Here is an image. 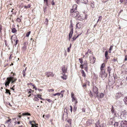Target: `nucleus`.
I'll use <instances>...</instances> for the list:
<instances>
[{
  "instance_id": "obj_1",
  "label": "nucleus",
  "mask_w": 127,
  "mask_h": 127,
  "mask_svg": "<svg viewBox=\"0 0 127 127\" xmlns=\"http://www.w3.org/2000/svg\"><path fill=\"white\" fill-rule=\"evenodd\" d=\"M80 63L81 64L80 67L81 68H84L86 71H87L88 70V66L87 62L85 60H84L83 58L80 59Z\"/></svg>"
},
{
  "instance_id": "obj_2",
  "label": "nucleus",
  "mask_w": 127,
  "mask_h": 127,
  "mask_svg": "<svg viewBox=\"0 0 127 127\" xmlns=\"http://www.w3.org/2000/svg\"><path fill=\"white\" fill-rule=\"evenodd\" d=\"M17 79L16 78H14L12 77H8L6 80L5 82V83L6 87L7 86V85L8 86L11 82V83L12 84L15 82Z\"/></svg>"
},
{
  "instance_id": "obj_3",
  "label": "nucleus",
  "mask_w": 127,
  "mask_h": 127,
  "mask_svg": "<svg viewBox=\"0 0 127 127\" xmlns=\"http://www.w3.org/2000/svg\"><path fill=\"white\" fill-rule=\"evenodd\" d=\"M107 76V74L105 72V70H101L99 76L101 78L103 79H104Z\"/></svg>"
},
{
  "instance_id": "obj_4",
  "label": "nucleus",
  "mask_w": 127,
  "mask_h": 127,
  "mask_svg": "<svg viewBox=\"0 0 127 127\" xmlns=\"http://www.w3.org/2000/svg\"><path fill=\"white\" fill-rule=\"evenodd\" d=\"M93 91L96 95L95 96L97 98L99 97V95L98 94V89L97 87L95 86H93Z\"/></svg>"
},
{
  "instance_id": "obj_5",
  "label": "nucleus",
  "mask_w": 127,
  "mask_h": 127,
  "mask_svg": "<svg viewBox=\"0 0 127 127\" xmlns=\"http://www.w3.org/2000/svg\"><path fill=\"white\" fill-rule=\"evenodd\" d=\"M72 14L73 17H76V18H77V17L78 18L79 17V12L78 11L73 12Z\"/></svg>"
},
{
  "instance_id": "obj_6",
  "label": "nucleus",
  "mask_w": 127,
  "mask_h": 127,
  "mask_svg": "<svg viewBox=\"0 0 127 127\" xmlns=\"http://www.w3.org/2000/svg\"><path fill=\"white\" fill-rule=\"evenodd\" d=\"M68 117L67 113L66 112H64L62 117L63 119V120H66Z\"/></svg>"
},
{
  "instance_id": "obj_7",
  "label": "nucleus",
  "mask_w": 127,
  "mask_h": 127,
  "mask_svg": "<svg viewBox=\"0 0 127 127\" xmlns=\"http://www.w3.org/2000/svg\"><path fill=\"white\" fill-rule=\"evenodd\" d=\"M45 73L46 74V76L48 77L50 76L53 77L54 76V74H53L52 72H46Z\"/></svg>"
},
{
  "instance_id": "obj_8",
  "label": "nucleus",
  "mask_w": 127,
  "mask_h": 127,
  "mask_svg": "<svg viewBox=\"0 0 127 127\" xmlns=\"http://www.w3.org/2000/svg\"><path fill=\"white\" fill-rule=\"evenodd\" d=\"M27 44L26 42L24 43L23 45V46L22 47V49L24 52L26 51L27 49Z\"/></svg>"
},
{
  "instance_id": "obj_9",
  "label": "nucleus",
  "mask_w": 127,
  "mask_h": 127,
  "mask_svg": "<svg viewBox=\"0 0 127 127\" xmlns=\"http://www.w3.org/2000/svg\"><path fill=\"white\" fill-rule=\"evenodd\" d=\"M71 97L72 98V102L75 101V103H77V101H76V99L75 97H74V94L73 92L71 93Z\"/></svg>"
},
{
  "instance_id": "obj_10",
  "label": "nucleus",
  "mask_w": 127,
  "mask_h": 127,
  "mask_svg": "<svg viewBox=\"0 0 127 127\" xmlns=\"http://www.w3.org/2000/svg\"><path fill=\"white\" fill-rule=\"evenodd\" d=\"M94 120L92 119L89 120L86 123L88 126L92 124V122H93Z\"/></svg>"
},
{
  "instance_id": "obj_11",
  "label": "nucleus",
  "mask_w": 127,
  "mask_h": 127,
  "mask_svg": "<svg viewBox=\"0 0 127 127\" xmlns=\"http://www.w3.org/2000/svg\"><path fill=\"white\" fill-rule=\"evenodd\" d=\"M120 123V122H115L114 123V125L115 127H121Z\"/></svg>"
},
{
  "instance_id": "obj_12",
  "label": "nucleus",
  "mask_w": 127,
  "mask_h": 127,
  "mask_svg": "<svg viewBox=\"0 0 127 127\" xmlns=\"http://www.w3.org/2000/svg\"><path fill=\"white\" fill-rule=\"evenodd\" d=\"M107 69V71L108 72L109 75V76L110 75V73H111V71L112 69L110 66L108 67Z\"/></svg>"
},
{
  "instance_id": "obj_13",
  "label": "nucleus",
  "mask_w": 127,
  "mask_h": 127,
  "mask_svg": "<svg viewBox=\"0 0 127 127\" xmlns=\"http://www.w3.org/2000/svg\"><path fill=\"white\" fill-rule=\"evenodd\" d=\"M63 75V76H61V78L63 79L64 80H66L67 78V76L65 75V73H62Z\"/></svg>"
},
{
  "instance_id": "obj_14",
  "label": "nucleus",
  "mask_w": 127,
  "mask_h": 127,
  "mask_svg": "<svg viewBox=\"0 0 127 127\" xmlns=\"http://www.w3.org/2000/svg\"><path fill=\"white\" fill-rule=\"evenodd\" d=\"M66 69L65 67H63L62 68V70L63 72L62 73H65L66 71Z\"/></svg>"
},
{
  "instance_id": "obj_15",
  "label": "nucleus",
  "mask_w": 127,
  "mask_h": 127,
  "mask_svg": "<svg viewBox=\"0 0 127 127\" xmlns=\"http://www.w3.org/2000/svg\"><path fill=\"white\" fill-rule=\"evenodd\" d=\"M80 1L82 3H83L85 4H87L88 2V0H80Z\"/></svg>"
},
{
  "instance_id": "obj_16",
  "label": "nucleus",
  "mask_w": 127,
  "mask_h": 127,
  "mask_svg": "<svg viewBox=\"0 0 127 127\" xmlns=\"http://www.w3.org/2000/svg\"><path fill=\"white\" fill-rule=\"evenodd\" d=\"M81 73H82V76L85 77L86 76V74L83 70L82 69L81 70Z\"/></svg>"
},
{
  "instance_id": "obj_17",
  "label": "nucleus",
  "mask_w": 127,
  "mask_h": 127,
  "mask_svg": "<svg viewBox=\"0 0 127 127\" xmlns=\"http://www.w3.org/2000/svg\"><path fill=\"white\" fill-rule=\"evenodd\" d=\"M105 66V64L104 63H103L100 67V71L103 70H105L103 69L104 67Z\"/></svg>"
},
{
  "instance_id": "obj_18",
  "label": "nucleus",
  "mask_w": 127,
  "mask_h": 127,
  "mask_svg": "<svg viewBox=\"0 0 127 127\" xmlns=\"http://www.w3.org/2000/svg\"><path fill=\"white\" fill-rule=\"evenodd\" d=\"M73 32H70L69 34V40H70V38L72 37V35L73 34Z\"/></svg>"
},
{
  "instance_id": "obj_19",
  "label": "nucleus",
  "mask_w": 127,
  "mask_h": 127,
  "mask_svg": "<svg viewBox=\"0 0 127 127\" xmlns=\"http://www.w3.org/2000/svg\"><path fill=\"white\" fill-rule=\"evenodd\" d=\"M99 121L95 123V126L96 127H101L100 125H99Z\"/></svg>"
},
{
  "instance_id": "obj_20",
  "label": "nucleus",
  "mask_w": 127,
  "mask_h": 127,
  "mask_svg": "<svg viewBox=\"0 0 127 127\" xmlns=\"http://www.w3.org/2000/svg\"><path fill=\"white\" fill-rule=\"evenodd\" d=\"M108 55V52L107 51H106L105 52V57L106 58V59H108V58H109V56H107Z\"/></svg>"
},
{
  "instance_id": "obj_21",
  "label": "nucleus",
  "mask_w": 127,
  "mask_h": 127,
  "mask_svg": "<svg viewBox=\"0 0 127 127\" xmlns=\"http://www.w3.org/2000/svg\"><path fill=\"white\" fill-rule=\"evenodd\" d=\"M34 96L35 97L37 96V97L40 98L41 99H42V100H44V99L43 98H42L41 97V95H34Z\"/></svg>"
},
{
  "instance_id": "obj_22",
  "label": "nucleus",
  "mask_w": 127,
  "mask_h": 127,
  "mask_svg": "<svg viewBox=\"0 0 127 127\" xmlns=\"http://www.w3.org/2000/svg\"><path fill=\"white\" fill-rule=\"evenodd\" d=\"M124 101L125 104H127V96L125 97L124 99Z\"/></svg>"
},
{
  "instance_id": "obj_23",
  "label": "nucleus",
  "mask_w": 127,
  "mask_h": 127,
  "mask_svg": "<svg viewBox=\"0 0 127 127\" xmlns=\"http://www.w3.org/2000/svg\"><path fill=\"white\" fill-rule=\"evenodd\" d=\"M104 95L103 94V93H101L99 95V97L97 98H102L103 97Z\"/></svg>"
},
{
  "instance_id": "obj_24",
  "label": "nucleus",
  "mask_w": 127,
  "mask_h": 127,
  "mask_svg": "<svg viewBox=\"0 0 127 127\" xmlns=\"http://www.w3.org/2000/svg\"><path fill=\"white\" fill-rule=\"evenodd\" d=\"M22 115L24 116V115H29V116H30L31 115L28 112L26 113H22Z\"/></svg>"
},
{
  "instance_id": "obj_25",
  "label": "nucleus",
  "mask_w": 127,
  "mask_h": 127,
  "mask_svg": "<svg viewBox=\"0 0 127 127\" xmlns=\"http://www.w3.org/2000/svg\"><path fill=\"white\" fill-rule=\"evenodd\" d=\"M25 8L27 9L28 8H30L31 7V5L30 4H28L27 6H24Z\"/></svg>"
},
{
  "instance_id": "obj_26",
  "label": "nucleus",
  "mask_w": 127,
  "mask_h": 127,
  "mask_svg": "<svg viewBox=\"0 0 127 127\" xmlns=\"http://www.w3.org/2000/svg\"><path fill=\"white\" fill-rule=\"evenodd\" d=\"M12 32L13 33H15L17 32V30L15 28H13L12 30Z\"/></svg>"
},
{
  "instance_id": "obj_27",
  "label": "nucleus",
  "mask_w": 127,
  "mask_h": 127,
  "mask_svg": "<svg viewBox=\"0 0 127 127\" xmlns=\"http://www.w3.org/2000/svg\"><path fill=\"white\" fill-rule=\"evenodd\" d=\"M77 7L76 4H74L73 5V8L74 9V10H76Z\"/></svg>"
},
{
  "instance_id": "obj_28",
  "label": "nucleus",
  "mask_w": 127,
  "mask_h": 127,
  "mask_svg": "<svg viewBox=\"0 0 127 127\" xmlns=\"http://www.w3.org/2000/svg\"><path fill=\"white\" fill-rule=\"evenodd\" d=\"M113 46H110V48L109 49V52L110 53L111 52V49L113 48Z\"/></svg>"
},
{
  "instance_id": "obj_29",
  "label": "nucleus",
  "mask_w": 127,
  "mask_h": 127,
  "mask_svg": "<svg viewBox=\"0 0 127 127\" xmlns=\"http://www.w3.org/2000/svg\"><path fill=\"white\" fill-rule=\"evenodd\" d=\"M44 2H45L46 3V5L48 6H49V4L48 3V0H44Z\"/></svg>"
},
{
  "instance_id": "obj_30",
  "label": "nucleus",
  "mask_w": 127,
  "mask_h": 127,
  "mask_svg": "<svg viewBox=\"0 0 127 127\" xmlns=\"http://www.w3.org/2000/svg\"><path fill=\"white\" fill-rule=\"evenodd\" d=\"M30 124H31V125H32V127H35V125H34V124H33L32 123V121H30Z\"/></svg>"
},
{
  "instance_id": "obj_31",
  "label": "nucleus",
  "mask_w": 127,
  "mask_h": 127,
  "mask_svg": "<svg viewBox=\"0 0 127 127\" xmlns=\"http://www.w3.org/2000/svg\"><path fill=\"white\" fill-rule=\"evenodd\" d=\"M60 95V93H57L56 94H53V95L54 96H55L56 95H58V96Z\"/></svg>"
},
{
  "instance_id": "obj_32",
  "label": "nucleus",
  "mask_w": 127,
  "mask_h": 127,
  "mask_svg": "<svg viewBox=\"0 0 127 127\" xmlns=\"http://www.w3.org/2000/svg\"><path fill=\"white\" fill-rule=\"evenodd\" d=\"M111 112L113 113H115V111L113 109V106H112V108H111Z\"/></svg>"
},
{
  "instance_id": "obj_33",
  "label": "nucleus",
  "mask_w": 127,
  "mask_h": 127,
  "mask_svg": "<svg viewBox=\"0 0 127 127\" xmlns=\"http://www.w3.org/2000/svg\"><path fill=\"white\" fill-rule=\"evenodd\" d=\"M30 31L28 32L26 34V36L28 37L30 33Z\"/></svg>"
},
{
  "instance_id": "obj_34",
  "label": "nucleus",
  "mask_w": 127,
  "mask_h": 127,
  "mask_svg": "<svg viewBox=\"0 0 127 127\" xmlns=\"http://www.w3.org/2000/svg\"><path fill=\"white\" fill-rule=\"evenodd\" d=\"M75 10H74V9H73V8L72 9H71L70 10L71 13H72V14L73 12H75Z\"/></svg>"
},
{
  "instance_id": "obj_35",
  "label": "nucleus",
  "mask_w": 127,
  "mask_h": 127,
  "mask_svg": "<svg viewBox=\"0 0 127 127\" xmlns=\"http://www.w3.org/2000/svg\"><path fill=\"white\" fill-rule=\"evenodd\" d=\"M47 7L46 6L43 7V10L44 12H45L47 11Z\"/></svg>"
},
{
  "instance_id": "obj_36",
  "label": "nucleus",
  "mask_w": 127,
  "mask_h": 127,
  "mask_svg": "<svg viewBox=\"0 0 127 127\" xmlns=\"http://www.w3.org/2000/svg\"><path fill=\"white\" fill-rule=\"evenodd\" d=\"M38 99L36 97H34L33 98V100L35 101H38Z\"/></svg>"
},
{
  "instance_id": "obj_37",
  "label": "nucleus",
  "mask_w": 127,
  "mask_h": 127,
  "mask_svg": "<svg viewBox=\"0 0 127 127\" xmlns=\"http://www.w3.org/2000/svg\"><path fill=\"white\" fill-rule=\"evenodd\" d=\"M47 91L49 92H52L54 91V90L53 89H48Z\"/></svg>"
},
{
  "instance_id": "obj_38",
  "label": "nucleus",
  "mask_w": 127,
  "mask_h": 127,
  "mask_svg": "<svg viewBox=\"0 0 127 127\" xmlns=\"http://www.w3.org/2000/svg\"><path fill=\"white\" fill-rule=\"evenodd\" d=\"M71 119H69L68 120H67V122L68 123L70 124H71Z\"/></svg>"
},
{
  "instance_id": "obj_39",
  "label": "nucleus",
  "mask_w": 127,
  "mask_h": 127,
  "mask_svg": "<svg viewBox=\"0 0 127 127\" xmlns=\"http://www.w3.org/2000/svg\"><path fill=\"white\" fill-rule=\"evenodd\" d=\"M102 19V16H100L99 17V19L97 21V22L99 21H100Z\"/></svg>"
},
{
  "instance_id": "obj_40",
  "label": "nucleus",
  "mask_w": 127,
  "mask_h": 127,
  "mask_svg": "<svg viewBox=\"0 0 127 127\" xmlns=\"http://www.w3.org/2000/svg\"><path fill=\"white\" fill-rule=\"evenodd\" d=\"M48 20L47 18H46L45 20V24H47L48 23Z\"/></svg>"
},
{
  "instance_id": "obj_41",
  "label": "nucleus",
  "mask_w": 127,
  "mask_h": 127,
  "mask_svg": "<svg viewBox=\"0 0 127 127\" xmlns=\"http://www.w3.org/2000/svg\"><path fill=\"white\" fill-rule=\"evenodd\" d=\"M11 119H9V120H7L5 122V123L6 124L9 123L11 121Z\"/></svg>"
},
{
  "instance_id": "obj_42",
  "label": "nucleus",
  "mask_w": 127,
  "mask_h": 127,
  "mask_svg": "<svg viewBox=\"0 0 127 127\" xmlns=\"http://www.w3.org/2000/svg\"><path fill=\"white\" fill-rule=\"evenodd\" d=\"M46 100L50 102H51V101H52V100L49 99H48L47 98L46 99Z\"/></svg>"
},
{
  "instance_id": "obj_43",
  "label": "nucleus",
  "mask_w": 127,
  "mask_h": 127,
  "mask_svg": "<svg viewBox=\"0 0 127 127\" xmlns=\"http://www.w3.org/2000/svg\"><path fill=\"white\" fill-rule=\"evenodd\" d=\"M6 91L5 92V93H6V94L8 93H9V90H8V89H6Z\"/></svg>"
},
{
  "instance_id": "obj_44",
  "label": "nucleus",
  "mask_w": 127,
  "mask_h": 127,
  "mask_svg": "<svg viewBox=\"0 0 127 127\" xmlns=\"http://www.w3.org/2000/svg\"><path fill=\"white\" fill-rule=\"evenodd\" d=\"M32 92H33V91H32L31 89H29V93H31Z\"/></svg>"
},
{
  "instance_id": "obj_45",
  "label": "nucleus",
  "mask_w": 127,
  "mask_h": 127,
  "mask_svg": "<svg viewBox=\"0 0 127 127\" xmlns=\"http://www.w3.org/2000/svg\"><path fill=\"white\" fill-rule=\"evenodd\" d=\"M91 5L92 8L94 7V4H93V3H92V2L91 3Z\"/></svg>"
},
{
  "instance_id": "obj_46",
  "label": "nucleus",
  "mask_w": 127,
  "mask_h": 127,
  "mask_svg": "<svg viewBox=\"0 0 127 127\" xmlns=\"http://www.w3.org/2000/svg\"><path fill=\"white\" fill-rule=\"evenodd\" d=\"M17 21L19 22H20L21 21V20L19 18H18L17 19Z\"/></svg>"
},
{
  "instance_id": "obj_47",
  "label": "nucleus",
  "mask_w": 127,
  "mask_h": 127,
  "mask_svg": "<svg viewBox=\"0 0 127 127\" xmlns=\"http://www.w3.org/2000/svg\"><path fill=\"white\" fill-rule=\"evenodd\" d=\"M51 3L52 5H55V3H54V0H52V1Z\"/></svg>"
},
{
  "instance_id": "obj_48",
  "label": "nucleus",
  "mask_w": 127,
  "mask_h": 127,
  "mask_svg": "<svg viewBox=\"0 0 127 127\" xmlns=\"http://www.w3.org/2000/svg\"><path fill=\"white\" fill-rule=\"evenodd\" d=\"M64 91H65L64 90H63V91H61L60 93V95L62 94H63V93L64 92Z\"/></svg>"
},
{
  "instance_id": "obj_49",
  "label": "nucleus",
  "mask_w": 127,
  "mask_h": 127,
  "mask_svg": "<svg viewBox=\"0 0 127 127\" xmlns=\"http://www.w3.org/2000/svg\"><path fill=\"white\" fill-rule=\"evenodd\" d=\"M127 61V55H126L125 56V58L124 60V61Z\"/></svg>"
},
{
  "instance_id": "obj_50",
  "label": "nucleus",
  "mask_w": 127,
  "mask_h": 127,
  "mask_svg": "<svg viewBox=\"0 0 127 127\" xmlns=\"http://www.w3.org/2000/svg\"><path fill=\"white\" fill-rule=\"evenodd\" d=\"M70 111H71V112H72V107L71 106H70Z\"/></svg>"
},
{
  "instance_id": "obj_51",
  "label": "nucleus",
  "mask_w": 127,
  "mask_h": 127,
  "mask_svg": "<svg viewBox=\"0 0 127 127\" xmlns=\"http://www.w3.org/2000/svg\"><path fill=\"white\" fill-rule=\"evenodd\" d=\"M27 67H26L25 69L23 70V73H25V72L26 70Z\"/></svg>"
},
{
  "instance_id": "obj_52",
  "label": "nucleus",
  "mask_w": 127,
  "mask_h": 127,
  "mask_svg": "<svg viewBox=\"0 0 127 127\" xmlns=\"http://www.w3.org/2000/svg\"><path fill=\"white\" fill-rule=\"evenodd\" d=\"M71 48H70V47H68V48L67 49V52H69V51H70V49Z\"/></svg>"
},
{
  "instance_id": "obj_53",
  "label": "nucleus",
  "mask_w": 127,
  "mask_h": 127,
  "mask_svg": "<svg viewBox=\"0 0 127 127\" xmlns=\"http://www.w3.org/2000/svg\"><path fill=\"white\" fill-rule=\"evenodd\" d=\"M87 52H88V53H89L91 54V51L89 49H88V50Z\"/></svg>"
},
{
  "instance_id": "obj_54",
  "label": "nucleus",
  "mask_w": 127,
  "mask_h": 127,
  "mask_svg": "<svg viewBox=\"0 0 127 127\" xmlns=\"http://www.w3.org/2000/svg\"><path fill=\"white\" fill-rule=\"evenodd\" d=\"M79 36V35H78L76 37H74V36L73 37V40H75L76 39V38H77V37H78V36Z\"/></svg>"
},
{
  "instance_id": "obj_55",
  "label": "nucleus",
  "mask_w": 127,
  "mask_h": 127,
  "mask_svg": "<svg viewBox=\"0 0 127 127\" xmlns=\"http://www.w3.org/2000/svg\"><path fill=\"white\" fill-rule=\"evenodd\" d=\"M18 40H16V42H15V46H16V44H17V43L18 42Z\"/></svg>"
},
{
  "instance_id": "obj_56",
  "label": "nucleus",
  "mask_w": 127,
  "mask_h": 127,
  "mask_svg": "<svg viewBox=\"0 0 127 127\" xmlns=\"http://www.w3.org/2000/svg\"><path fill=\"white\" fill-rule=\"evenodd\" d=\"M79 23H77V24L76 25V28H77L78 29H79V28L78 27V25H79Z\"/></svg>"
},
{
  "instance_id": "obj_57",
  "label": "nucleus",
  "mask_w": 127,
  "mask_h": 127,
  "mask_svg": "<svg viewBox=\"0 0 127 127\" xmlns=\"http://www.w3.org/2000/svg\"><path fill=\"white\" fill-rule=\"evenodd\" d=\"M88 54L89 53L88 52H87L86 53L85 55L86 56H88L89 55Z\"/></svg>"
},
{
  "instance_id": "obj_58",
  "label": "nucleus",
  "mask_w": 127,
  "mask_h": 127,
  "mask_svg": "<svg viewBox=\"0 0 127 127\" xmlns=\"http://www.w3.org/2000/svg\"><path fill=\"white\" fill-rule=\"evenodd\" d=\"M82 110L83 112H84L85 111V109L84 108H83L82 109Z\"/></svg>"
},
{
  "instance_id": "obj_59",
  "label": "nucleus",
  "mask_w": 127,
  "mask_h": 127,
  "mask_svg": "<svg viewBox=\"0 0 127 127\" xmlns=\"http://www.w3.org/2000/svg\"><path fill=\"white\" fill-rule=\"evenodd\" d=\"M30 84H31V85L33 87H34V84L32 83H30Z\"/></svg>"
},
{
  "instance_id": "obj_60",
  "label": "nucleus",
  "mask_w": 127,
  "mask_h": 127,
  "mask_svg": "<svg viewBox=\"0 0 127 127\" xmlns=\"http://www.w3.org/2000/svg\"><path fill=\"white\" fill-rule=\"evenodd\" d=\"M32 122L33 123H34V125H38L37 124H35V121H33Z\"/></svg>"
},
{
  "instance_id": "obj_61",
  "label": "nucleus",
  "mask_w": 127,
  "mask_h": 127,
  "mask_svg": "<svg viewBox=\"0 0 127 127\" xmlns=\"http://www.w3.org/2000/svg\"><path fill=\"white\" fill-rule=\"evenodd\" d=\"M76 1L78 4L79 3V0H77Z\"/></svg>"
},
{
  "instance_id": "obj_62",
  "label": "nucleus",
  "mask_w": 127,
  "mask_h": 127,
  "mask_svg": "<svg viewBox=\"0 0 127 127\" xmlns=\"http://www.w3.org/2000/svg\"><path fill=\"white\" fill-rule=\"evenodd\" d=\"M2 29V27L1 25H0V31H1Z\"/></svg>"
},
{
  "instance_id": "obj_63",
  "label": "nucleus",
  "mask_w": 127,
  "mask_h": 127,
  "mask_svg": "<svg viewBox=\"0 0 127 127\" xmlns=\"http://www.w3.org/2000/svg\"><path fill=\"white\" fill-rule=\"evenodd\" d=\"M86 84H84L83 85H82L83 87L84 88H85V87H86Z\"/></svg>"
},
{
  "instance_id": "obj_64",
  "label": "nucleus",
  "mask_w": 127,
  "mask_h": 127,
  "mask_svg": "<svg viewBox=\"0 0 127 127\" xmlns=\"http://www.w3.org/2000/svg\"><path fill=\"white\" fill-rule=\"evenodd\" d=\"M65 127H69V126L68 125L66 124L65 125Z\"/></svg>"
}]
</instances>
